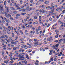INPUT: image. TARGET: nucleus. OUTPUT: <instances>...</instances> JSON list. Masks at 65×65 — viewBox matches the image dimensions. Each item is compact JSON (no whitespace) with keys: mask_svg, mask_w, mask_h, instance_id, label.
Returning <instances> with one entry per match:
<instances>
[{"mask_svg":"<svg viewBox=\"0 0 65 65\" xmlns=\"http://www.w3.org/2000/svg\"><path fill=\"white\" fill-rule=\"evenodd\" d=\"M5 7L6 9L5 11H6V12H5V15L7 18H8V17H11V15L9 14H8V15L7 14L8 12H9V8L8 7H7L6 5L5 6Z\"/></svg>","mask_w":65,"mask_h":65,"instance_id":"obj_1","label":"nucleus"},{"mask_svg":"<svg viewBox=\"0 0 65 65\" xmlns=\"http://www.w3.org/2000/svg\"><path fill=\"white\" fill-rule=\"evenodd\" d=\"M42 13H43L45 15L48 13V12L46 11V10H44L42 11Z\"/></svg>","mask_w":65,"mask_h":65,"instance_id":"obj_2","label":"nucleus"},{"mask_svg":"<svg viewBox=\"0 0 65 65\" xmlns=\"http://www.w3.org/2000/svg\"><path fill=\"white\" fill-rule=\"evenodd\" d=\"M8 30L9 31H10V30H13V27L11 26L10 27V29L9 28H10V26H8Z\"/></svg>","mask_w":65,"mask_h":65,"instance_id":"obj_3","label":"nucleus"},{"mask_svg":"<svg viewBox=\"0 0 65 65\" xmlns=\"http://www.w3.org/2000/svg\"><path fill=\"white\" fill-rule=\"evenodd\" d=\"M19 52H24V49L22 48H20V50L19 51Z\"/></svg>","mask_w":65,"mask_h":65,"instance_id":"obj_4","label":"nucleus"},{"mask_svg":"<svg viewBox=\"0 0 65 65\" xmlns=\"http://www.w3.org/2000/svg\"><path fill=\"white\" fill-rule=\"evenodd\" d=\"M9 61V60L8 59L6 61V60H5L4 62V63H6V64H7L8 63V62Z\"/></svg>","mask_w":65,"mask_h":65,"instance_id":"obj_5","label":"nucleus"},{"mask_svg":"<svg viewBox=\"0 0 65 65\" xmlns=\"http://www.w3.org/2000/svg\"><path fill=\"white\" fill-rule=\"evenodd\" d=\"M10 9H11L12 10H15L14 8L12 7H10Z\"/></svg>","mask_w":65,"mask_h":65,"instance_id":"obj_6","label":"nucleus"},{"mask_svg":"<svg viewBox=\"0 0 65 65\" xmlns=\"http://www.w3.org/2000/svg\"><path fill=\"white\" fill-rule=\"evenodd\" d=\"M8 57H9V58L12 57V53H11L9 54L8 56Z\"/></svg>","mask_w":65,"mask_h":65,"instance_id":"obj_7","label":"nucleus"},{"mask_svg":"<svg viewBox=\"0 0 65 65\" xmlns=\"http://www.w3.org/2000/svg\"><path fill=\"white\" fill-rule=\"evenodd\" d=\"M54 9H52L51 10L50 13H52V12H54L55 11L54 10Z\"/></svg>","mask_w":65,"mask_h":65,"instance_id":"obj_8","label":"nucleus"},{"mask_svg":"<svg viewBox=\"0 0 65 65\" xmlns=\"http://www.w3.org/2000/svg\"><path fill=\"white\" fill-rule=\"evenodd\" d=\"M22 58H23V59H24V57H20L19 58V59H20V60H24V59H22Z\"/></svg>","mask_w":65,"mask_h":65,"instance_id":"obj_9","label":"nucleus"},{"mask_svg":"<svg viewBox=\"0 0 65 65\" xmlns=\"http://www.w3.org/2000/svg\"><path fill=\"white\" fill-rule=\"evenodd\" d=\"M35 33V31H31L30 32V34H32H32H34V33Z\"/></svg>","mask_w":65,"mask_h":65,"instance_id":"obj_10","label":"nucleus"},{"mask_svg":"<svg viewBox=\"0 0 65 65\" xmlns=\"http://www.w3.org/2000/svg\"><path fill=\"white\" fill-rule=\"evenodd\" d=\"M19 10V11H22V12H23L25 11H26V10H25V9H23L21 10Z\"/></svg>","mask_w":65,"mask_h":65,"instance_id":"obj_11","label":"nucleus"},{"mask_svg":"<svg viewBox=\"0 0 65 65\" xmlns=\"http://www.w3.org/2000/svg\"><path fill=\"white\" fill-rule=\"evenodd\" d=\"M38 43H37V42H35V45H34V46H36L38 44Z\"/></svg>","mask_w":65,"mask_h":65,"instance_id":"obj_12","label":"nucleus"},{"mask_svg":"<svg viewBox=\"0 0 65 65\" xmlns=\"http://www.w3.org/2000/svg\"><path fill=\"white\" fill-rule=\"evenodd\" d=\"M34 41H36V42H38L39 41V40L37 41V40L36 39H34Z\"/></svg>","mask_w":65,"mask_h":65,"instance_id":"obj_13","label":"nucleus"},{"mask_svg":"<svg viewBox=\"0 0 65 65\" xmlns=\"http://www.w3.org/2000/svg\"><path fill=\"white\" fill-rule=\"evenodd\" d=\"M44 3L45 4H48L49 3V2L48 1H46L44 2Z\"/></svg>","mask_w":65,"mask_h":65,"instance_id":"obj_14","label":"nucleus"},{"mask_svg":"<svg viewBox=\"0 0 65 65\" xmlns=\"http://www.w3.org/2000/svg\"><path fill=\"white\" fill-rule=\"evenodd\" d=\"M34 18L35 20H37V17L36 16H34Z\"/></svg>","mask_w":65,"mask_h":65,"instance_id":"obj_15","label":"nucleus"},{"mask_svg":"<svg viewBox=\"0 0 65 65\" xmlns=\"http://www.w3.org/2000/svg\"><path fill=\"white\" fill-rule=\"evenodd\" d=\"M16 16L17 17H19V16H21V14H17Z\"/></svg>","mask_w":65,"mask_h":65,"instance_id":"obj_16","label":"nucleus"},{"mask_svg":"<svg viewBox=\"0 0 65 65\" xmlns=\"http://www.w3.org/2000/svg\"><path fill=\"white\" fill-rule=\"evenodd\" d=\"M23 46H24V47H24L25 48H26V49L28 48L27 47V46H26L25 45H23Z\"/></svg>","mask_w":65,"mask_h":65,"instance_id":"obj_17","label":"nucleus"},{"mask_svg":"<svg viewBox=\"0 0 65 65\" xmlns=\"http://www.w3.org/2000/svg\"><path fill=\"white\" fill-rule=\"evenodd\" d=\"M2 55L3 56H4V51H2Z\"/></svg>","mask_w":65,"mask_h":65,"instance_id":"obj_18","label":"nucleus"},{"mask_svg":"<svg viewBox=\"0 0 65 65\" xmlns=\"http://www.w3.org/2000/svg\"><path fill=\"white\" fill-rule=\"evenodd\" d=\"M2 42H3L4 43L6 42L5 41V40H3V39H2Z\"/></svg>","mask_w":65,"mask_h":65,"instance_id":"obj_19","label":"nucleus"},{"mask_svg":"<svg viewBox=\"0 0 65 65\" xmlns=\"http://www.w3.org/2000/svg\"><path fill=\"white\" fill-rule=\"evenodd\" d=\"M19 32H21V34H22V35L23 34V32L21 30H20L19 31Z\"/></svg>","mask_w":65,"mask_h":65,"instance_id":"obj_20","label":"nucleus"},{"mask_svg":"<svg viewBox=\"0 0 65 65\" xmlns=\"http://www.w3.org/2000/svg\"><path fill=\"white\" fill-rule=\"evenodd\" d=\"M15 32L16 33L18 34V35H20V34L19 33V32L18 31H15Z\"/></svg>","mask_w":65,"mask_h":65,"instance_id":"obj_21","label":"nucleus"},{"mask_svg":"<svg viewBox=\"0 0 65 65\" xmlns=\"http://www.w3.org/2000/svg\"><path fill=\"white\" fill-rule=\"evenodd\" d=\"M17 47H14L13 48V50H17Z\"/></svg>","mask_w":65,"mask_h":65,"instance_id":"obj_22","label":"nucleus"},{"mask_svg":"<svg viewBox=\"0 0 65 65\" xmlns=\"http://www.w3.org/2000/svg\"><path fill=\"white\" fill-rule=\"evenodd\" d=\"M28 20L29 21H31V22H32L33 21V20L32 19H30L29 20Z\"/></svg>","mask_w":65,"mask_h":65,"instance_id":"obj_23","label":"nucleus"},{"mask_svg":"<svg viewBox=\"0 0 65 65\" xmlns=\"http://www.w3.org/2000/svg\"><path fill=\"white\" fill-rule=\"evenodd\" d=\"M25 35L26 36H28L29 35V33H26L25 34Z\"/></svg>","mask_w":65,"mask_h":65,"instance_id":"obj_24","label":"nucleus"},{"mask_svg":"<svg viewBox=\"0 0 65 65\" xmlns=\"http://www.w3.org/2000/svg\"><path fill=\"white\" fill-rule=\"evenodd\" d=\"M8 59H10V60H11V61L12 60H13V58H12V57H10V58H9Z\"/></svg>","mask_w":65,"mask_h":65,"instance_id":"obj_25","label":"nucleus"},{"mask_svg":"<svg viewBox=\"0 0 65 65\" xmlns=\"http://www.w3.org/2000/svg\"><path fill=\"white\" fill-rule=\"evenodd\" d=\"M10 19L11 20H13V18L11 17V16L10 17Z\"/></svg>","mask_w":65,"mask_h":65,"instance_id":"obj_26","label":"nucleus"},{"mask_svg":"<svg viewBox=\"0 0 65 65\" xmlns=\"http://www.w3.org/2000/svg\"><path fill=\"white\" fill-rule=\"evenodd\" d=\"M49 21H52V20H53V19L51 18H49Z\"/></svg>","mask_w":65,"mask_h":65,"instance_id":"obj_27","label":"nucleus"},{"mask_svg":"<svg viewBox=\"0 0 65 65\" xmlns=\"http://www.w3.org/2000/svg\"><path fill=\"white\" fill-rule=\"evenodd\" d=\"M13 13L14 14H17V12L16 11H14L13 12Z\"/></svg>","mask_w":65,"mask_h":65,"instance_id":"obj_28","label":"nucleus"},{"mask_svg":"<svg viewBox=\"0 0 65 65\" xmlns=\"http://www.w3.org/2000/svg\"><path fill=\"white\" fill-rule=\"evenodd\" d=\"M29 8H26L25 9L26 10H27L28 11H29V10H28L29 9Z\"/></svg>","mask_w":65,"mask_h":65,"instance_id":"obj_29","label":"nucleus"},{"mask_svg":"<svg viewBox=\"0 0 65 65\" xmlns=\"http://www.w3.org/2000/svg\"><path fill=\"white\" fill-rule=\"evenodd\" d=\"M1 10L2 11H3V8L2 7L1 8Z\"/></svg>","mask_w":65,"mask_h":65,"instance_id":"obj_30","label":"nucleus"},{"mask_svg":"<svg viewBox=\"0 0 65 65\" xmlns=\"http://www.w3.org/2000/svg\"><path fill=\"white\" fill-rule=\"evenodd\" d=\"M46 9H48L50 8V6H48L46 7Z\"/></svg>","mask_w":65,"mask_h":65,"instance_id":"obj_31","label":"nucleus"},{"mask_svg":"<svg viewBox=\"0 0 65 65\" xmlns=\"http://www.w3.org/2000/svg\"><path fill=\"white\" fill-rule=\"evenodd\" d=\"M63 40V39H60L59 41V43H60L61 42V41H62Z\"/></svg>","mask_w":65,"mask_h":65,"instance_id":"obj_32","label":"nucleus"},{"mask_svg":"<svg viewBox=\"0 0 65 65\" xmlns=\"http://www.w3.org/2000/svg\"><path fill=\"white\" fill-rule=\"evenodd\" d=\"M59 5H55L54 6V7H58V6H59Z\"/></svg>","mask_w":65,"mask_h":65,"instance_id":"obj_33","label":"nucleus"},{"mask_svg":"<svg viewBox=\"0 0 65 65\" xmlns=\"http://www.w3.org/2000/svg\"><path fill=\"white\" fill-rule=\"evenodd\" d=\"M7 56H5V57H4V59H7Z\"/></svg>","mask_w":65,"mask_h":65,"instance_id":"obj_34","label":"nucleus"},{"mask_svg":"<svg viewBox=\"0 0 65 65\" xmlns=\"http://www.w3.org/2000/svg\"><path fill=\"white\" fill-rule=\"evenodd\" d=\"M18 57H22V53L19 54V55L18 56Z\"/></svg>","mask_w":65,"mask_h":65,"instance_id":"obj_35","label":"nucleus"},{"mask_svg":"<svg viewBox=\"0 0 65 65\" xmlns=\"http://www.w3.org/2000/svg\"><path fill=\"white\" fill-rule=\"evenodd\" d=\"M23 3V0H21L20 2V4H22Z\"/></svg>","mask_w":65,"mask_h":65,"instance_id":"obj_36","label":"nucleus"},{"mask_svg":"<svg viewBox=\"0 0 65 65\" xmlns=\"http://www.w3.org/2000/svg\"><path fill=\"white\" fill-rule=\"evenodd\" d=\"M58 35H59V34H57V35H56V36H55V37H56V38H58Z\"/></svg>","mask_w":65,"mask_h":65,"instance_id":"obj_37","label":"nucleus"},{"mask_svg":"<svg viewBox=\"0 0 65 65\" xmlns=\"http://www.w3.org/2000/svg\"><path fill=\"white\" fill-rule=\"evenodd\" d=\"M6 1H5L4 2V5H6Z\"/></svg>","mask_w":65,"mask_h":65,"instance_id":"obj_38","label":"nucleus"},{"mask_svg":"<svg viewBox=\"0 0 65 65\" xmlns=\"http://www.w3.org/2000/svg\"><path fill=\"white\" fill-rule=\"evenodd\" d=\"M27 45H29V46H31V44H29V43H27Z\"/></svg>","mask_w":65,"mask_h":65,"instance_id":"obj_39","label":"nucleus"},{"mask_svg":"<svg viewBox=\"0 0 65 65\" xmlns=\"http://www.w3.org/2000/svg\"><path fill=\"white\" fill-rule=\"evenodd\" d=\"M53 48L54 49H56V47H55V46L54 45L53 46Z\"/></svg>","mask_w":65,"mask_h":65,"instance_id":"obj_40","label":"nucleus"},{"mask_svg":"<svg viewBox=\"0 0 65 65\" xmlns=\"http://www.w3.org/2000/svg\"><path fill=\"white\" fill-rule=\"evenodd\" d=\"M24 63L25 64H27V61L26 60L24 61Z\"/></svg>","mask_w":65,"mask_h":65,"instance_id":"obj_41","label":"nucleus"},{"mask_svg":"<svg viewBox=\"0 0 65 65\" xmlns=\"http://www.w3.org/2000/svg\"><path fill=\"white\" fill-rule=\"evenodd\" d=\"M27 6V5H26V4H25L22 7V8H24V7H25V6Z\"/></svg>","mask_w":65,"mask_h":65,"instance_id":"obj_42","label":"nucleus"},{"mask_svg":"<svg viewBox=\"0 0 65 65\" xmlns=\"http://www.w3.org/2000/svg\"><path fill=\"white\" fill-rule=\"evenodd\" d=\"M26 13H22L21 14V15H25L26 14Z\"/></svg>","mask_w":65,"mask_h":65,"instance_id":"obj_43","label":"nucleus"},{"mask_svg":"<svg viewBox=\"0 0 65 65\" xmlns=\"http://www.w3.org/2000/svg\"><path fill=\"white\" fill-rule=\"evenodd\" d=\"M65 10H63L62 12L63 13V14H64V13H65Z\"/></svg>","mask_w":65,"mask_h":65,"instance_id":"obj_44","label":"nucleus"},{"mask_svg":"<svg viewBox=\"0 0 65 65\" xmlns=\"http://www.w3.org/2000/svg\"><path fill=\"white\" fill-rule=\"evenodd\" d=\"M20 40H21V41H24V40L23 39H20Z\"/></svg>","mask_w":65,"mask_h":65,"instance_id":"obj_45","label":"nucleus"},{"mask_svg":"<svg viewBox=\"0 0 65 65\" xmlns=\"http://www.w3.org/2000/svg\"><path fill=\"white\" fill-rule=\"evenodd\" d=\"M18 42V41H15L14 43L15 44H16V43H17V42Z\"/></svg>","mask_w":65,"mask_h":65,"instance_id":"obj_46","label":"nucleus"},{"mask_svg":"<svg viewBox=\"0 0 65 65\" xmlns=\"http://www.w3.org/2000/svg\"><path fill=\"white\" fill-rule=\"evenodd\" d=\"M47 41H50V38H47Z\"/></svg>","mask_w":65,"mask_h":65,"instance_id":"obj_47","label":"nucleus"},{"mask_svg":"<svg viewBox=\"0 0 65 65\" xmlns=\"http://www.w3.org/2000/svg\"><path fill=\"white\" fill-rule=\"evenodd\" d=\"M5 36L6 37V38H8V36L7 35H5Z\"/></svg>","mask_w":65,"mask_h":65,"instance_id":"obj_48","label":"nucleus"},{"mask_svg":"<svg viewBox=\"0 0 65 65\" xmlns=\"http://www.w3.org/2000/svg\"><path fill=\"white\" fill-rule=\"evenodd\" d=\"M22 28H23V29H25V26H24V25H23L22 26Z\"/></svg>","mask_w":65,"mask_h":65,"instance_id":"obj_49","label":"nucleus"},{"mask_svg":"<svg viewBox=\"0 0 65 65\" xmlns=\"http://www.w3.org/2000/svg\"><path fill=\"white\" fill-rule=\"evenodd\" d=\"M38 30H39V29H36V32H38Z\"/></svg>","mask_w":65,"mask_h":65,"instance_id":"obj_50","label":"nucleus"},{"mask_svg":"<svg viewBox=\"0 0 65 65\" xmlns=\"http://www.w3.org/2000/svg\"><path fill=\"white\" fill-rule=\"evenodd\" d=\"M42 11V9H41L39 11V12H41Z\"/></svg>","mask_w":65,"mask_h":65,"instance_id":"obj_51","label":"nucleus"},{"mask_svg":"<svg viewBox=\"0 0 65 65\" xmlns=\"http://www.w3.org/2000/svg\"><path fill=\"white\" fill-rule=\"evenodd\" d=\"M6 22H7V23H9V21H8V20L7 19H6Z\"/></svg>","mask_w":65,"mask_h":65,"instance_id":"obj_52","label":"nucleus"},{"mask_svg":"<svg viewBox=\"0 0 65 65\" xmlns=\"http://www.w3.org/2000/svg\"><path fill=\"white\" fill-rule=\"evenodd\" d=\"M6 47V45H4L3 46V47H5V48Z\"/></svg>","mask_w":65,"mask_h":65,"instance_id":"obj_53","label":"nucleus"},{"mask_svg":"<svg viewBox=\"0 0 65 65\" xmlns=\"http://www.w3.org/2000/svg\"><path fill=\"white\" fill-rule=\"evenodd\" d=\"M3 8V6L2 5H1L0 6V8Z\"/></svg>","mask_w":65,"mask_h":65,"instance_id":"obj_54","label":"nucleus"},{"mask_svg":"<svg viewBox=\"0 0 65 65\" xmlns=\"http://www.w3.org/2000/svg\"><path fill=\"white\" fill-rule=\"evenodd\" d=\"M54 59L53 58H52L51 59V61H53V59Z\"/></svg>","mask_w":65,"mask_h":65,"instance_id":"obj_55","label":"nucleus"},{"mask_svg":"<svg viewBox=\"0 0 65 65\" xmlns=\"http://www.w3.org/2000/svg\"><path fill=\"white\" fill-rule=\"evenodd\" d=\"M49 62H48L47 61H46L44 63L45 64H47Z\"/></svg>","mask_w":65,"mask_h":65,"instance_id":"obj_56","label":"nucleus"},{"mask_svg":"<svg viewBox=\"0 0 65 65\" xmlns=\"http://www.w3.org/2000/svg\"><path fill=\"white\" fill-rule=\"evenodd\" d=\"M54 6H53L51 7H50V8H54Z\"/></svg>","mask_w":65,"mask_h":65,"instance_id":"obj_57","label":"nucleus"},{"mask_svg":"<svg viewBox=\"0 0 65 65\" xmlns=\"http://www.w3.org/2000/svg\"><path fill=\"white\" fill-rule=\"evenodd\" d=\"M35 65H39L38 63H37V62H35Z\"/></svg>","mask_w":65,"mask_h":65,"instance_id":"obj_58","label":"nucleus"},{"mask_svg":"<svg viewBox=\"0 0 65 65\" xmlns=\"http://www.w3.org/2000/svg\"><path fill=\"white\" fill-rule=\"evenodd\" d=\"M12 37H14V33H12Z\"/></svg>","mask_w":65,"mask_h":65,"instance_id":"obj_59","label":"nucleus"},{"mask_svg":"<svg viewBox=\"0 0 65 65\" xmlns=\"http://www.w3.org/2000/svg\"><path fill=\"white\" fill-rule=\"evenodd\" d=\"M3 29H6V27H5L4 26H3Z\"/></svg>","mask_w":65,"mask_h":65,"instance_id":"obj_60","label":"nucleus"},{"mask_svg":"<svg viewBox=\"0 0 65 65\" xmlns=\"http://www.w3.org/2000/svg\"><path fill=\"white\" fill-rule=\"evenodd\" d=\"M59 46V44H57L55 45V46L56 47H58Z\"/></svg>","mask_w":65,"mask_h":65,"instance_id":"obj_61","label":"nucleus"},{"mask_svg":"<svg viewBox=\"0 0 65 65\" xmlns=\"http://www.w3.org/2000/svg\"><path fill=\"white\" fill-rule=\"evenodd\" d=\"M40 51H42V48H40Z\"/></svg>","mask_w":65,"mask_h":65,"instance_id":"obj_62","label":"nucleus"},{"mask_svg":"<svg viewBox=\"0 0 65 65\" xmlns=\"http://www.w3.org/2000/svg\"><path fill=\"white\" fill-rule=\"evenodd\" d=\"M38 29L39 30H40V26H39L38 27Z\"/></svg>","mask_w":65,"mask_h":65,"instance_id":"obj_63","label":"nucleus"},{"mask_svg":"<svg viewBox=\"0 0 65 65\" xmlns=\"http://www.w3.org/2000/svg\"><path fill=\"white\" fill-rule=\"evenodd\" d=\"M24 21L25 22H27V19H24Z\"/></svg>","mask_w":65,"mask_h":65,"instance_id":"obj_64","label":"nucleus"}]
</instances>
